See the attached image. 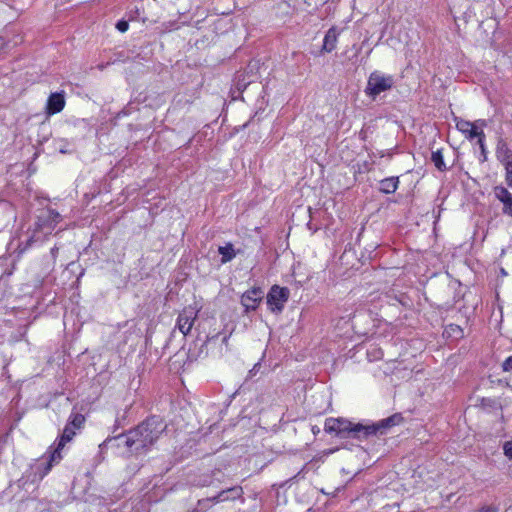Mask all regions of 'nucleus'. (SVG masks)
I'll return each mask as SVG.
<instances>
[{
	"label": "nucleus",
	"mask_w": 512,
	"mask_h": 512,
	"mask_svg": "<svg viewBox=\"0 0 512 512\" xmlns=\"http://www.w3.org/2000/svg\"><path fill=\"white\" fill-rule=\"evenodd\" d=\"M337 43V33L335 29L331 28L327 31L324 41H323V47L322 50L325 52H331L335 49Z\"/></svg>",
	"instance_id": "14"
},
{
	"label": "nucleus",
	"mask_w": 512,
	"mask_h": 512,
	"mask_svg": "<svg viewBox=\"0 0 512 512\" xmlns=\"http://www.w3.org/2000/svg\"><path fill=\"white\" fill-rule=\"evenodd\" d=\"M260 367V363H257L254 365V367L249 371V374L251 376L255 375V373L257 372V369Z\"/></svg>",
	"instance_id": "26"
},
{
	"label": "nucleus",
	"mask_w": 512,
	"mask_h": 512,
	"mask_svg": "<svg viewBox=\"0 0 512 512\" xmlns=\"http://www.w3.org/2000/svg\"><path fill=\"white\" fill-rule=\"evenodd\" d=\"M60 151H61V153H65L66 152L65 148H62Z\"/></svg>",
	"instance_id": "30"
},
{
	"label": "nucleus",
	"mask_w": 512,
	"mask_h": 512,
	"mask_svg": "<svg viewBox=\"0 0 512 512\" xmlns=\"http://www.w3.org/2000/svg\"><path fill=\"white\" fill-rule=\"evenodd\" d=\"M401 416L395 414L391 417L379 421L373 425L352 424L350 421L342 418H329L325 421L324 429L326 432H335L342 437L365 438L377 432L383 433L382 429L394 426L401 420Z\"/></svg>",
	"instance_id": "2"
},
{
	"label": "nucleus",
	"mask_w": 512,
	"mask_h": 512,
	"mask_svg": "<svg viewBox=\"0 0 512 512\" xmlns=\"http://www.w3.org/2000/svg\"><path fill=\"white\" fill-rule=\"evenodd\" d=\"M198 315V310L194 307H185L178 316L177 328L183 335H187L194 324Z\"/></svg>",
	"instance_id": "4"
},
{
	"label": "nucleus",
	"mask_w": 512,
	"mask_h": 512,
	"mask_svg": "<svg viewBox=\"0 0 512 512\" xmlns=\"http://www.w3.org/2000/svg\"><path fill=\"white\" fill-rule=\"evenodd\" d=\"M63 448L59 447V443L57 444L56 448L52 451L49 460L46 464L44 474H47L54 463H58L62 459L61 450Z\"/></svg>",
	"instance_id": "17"
},
{
	"label": "nucleus",
	"mask_w": 512,
	"mask_h": 512,
	"mask_svg": "<svg viewBox=\"0 0 512 512\" xmlns=\"http://www.w3.org/2000/svg\"><path fill=\"white\" fill-rule=\"evenodd\" d=\"M289 291L287 288H281L277 285L273 286L268 295H267V303L271 307L272 310H281L284 306V303L288 300Z\"/></svg>",
	"instance_id": "5"
},
{
	"label": "nucleus",
	"mask_w": 512,
	"mask_h": 512,
	"mask_svg": "<svg viewBox=\"0 0 512 512\" xmlns=\"http://www.w3.org/2000/svg\"><path fill=\"white\" fill-rule=\"evenodd\" d=\"M218 252L221 255L222 263H227L236 256L233 245L231 243H228L225 246H220Z\"/></svg>",
	"instance_id": "15"
},
{
	"label": "nucleus",
	"mask_w": 512,
	"mask_h": 512,
	"mask_svg": "<svg viewBox=\"0 0 512 512\" xmlns=\"http://www.w3.org/2000/svg\"><path fill=\"white\" fill-rule=\"evenodd\" d=\"M65 106L64 95L61 93H53L49 96L47 100L46 111L47 114L53 115L59 113L63 110Z\"/></svg>",
	"instance_id": "10"
},
{
	"label": "nucleus",
	"mask_w": 512,
	"mask_h": 512,
	"mask_svg": "<svg viewBox=\"0 0 512 512\" xmlns=\"http://www.w3.org/2000/svg\"><path fill=\"white\" fill-rule=\"evenodd\" d=\"M495 197L503 203V213L512 216V194L503 186L494 188Z\"/></svg>",
	"instance_id": "8"
},
{
	"label": "nucleus",
	"mask_w": 512,
	"mask_h": 512,
	"mask_svg": "<svg viewBox=\"0 0 512 512\" xmlns=\"http://www.w3.org/2000/svg\"><path fill=\"white\" fill-rule=\"evenodd\" d=\"M505 169V181L509 187L512 188V162L504 166Z\"/></svg>",
	"instance_id": "21"
},
{
	"label": "nucleus",
	"mask_w": 512,
	"mask_h": 512,
	"mask_svg": "<svg viewBox=\"0 0 512 512\" xmlns=\"http://www.w3.org/2000/svg\"><path fill=\"white\" fill-rule=\"evenodd\" d=\"M84 423V417L81 414H75L73 415L69 425H71L73 428H80L82 424Z\"/></svg>",
	"instance_id": "20"
},
{
	"label": "nucleus",
	"mask_w": 512,
	"mask_h": 512,
	"mask_svg": "<svg viewBox=\"0 0 512 512\" xmlns=\"http://www.w3.org/2000/svg\"><path fill=\"white\" fill-rule=\"evenodd\" d=\"M502 368L505 372L512 371V356L506 358L502 364Z\"/></svg>",
	"instance_id": "23"
},
{
	"label": "nucleus",
	"mask_w": 512,
	"mask_h": 512,
	"mask_svg": "<svg viewBox=\"0 0 512 512\" xmlns=\"http://www.w3.org/2000/svg\"><path fill=\"white\" fill-rule=\"evenodd\" d=\"M166 427L167 425L160 417H149L127 434L119 436V445H124L134 453L142 452L159 439Z\"/></svg>",
	"instance_id": "1"
},
{
	"label": "nucleus",
	"mask_w": 512,
	"mask_h": 512,
	"mask_svg": "<svg viewBox=\"0 0 512 512\" xmlns=\"http://www.w3.org/2000/svg\"><path fill=\"white\" fill-rule=\"evenodd\" d=\"M484 139H485V134L484 132L481 130L480 131V138L478 139V145H479V148L481 150V156H482V159L481 161L484 162L487 160V151H486V147H485V143H484Z\"/></svg>",
	"instance_id": "19"
},
{
	"label": "nucleus",
	"mask_w": 512,
	"mask_h": 512,
	"mask_svg": "<svg viewBox=\"0 0 512 512\" xmlns=\"http://www.w3.org/2000/svg\"><path fill=\"white\" fill-rule=\"evenodd\" d=\"M474 124H476V129H478V127L486 126V121L485 120H477L476 122H474Z\"/></svg>",
	"instance_id": "25"
},
{
	"label": "nucleus",
	"mask_w": 512,
	"mask_h": 512,
	"mask_svg": "<svg viewBox=\"0 0 512 512\" xmlns=\"http://www.w3.org/2000/svg\"><path fill=\"white\" fill-rule=\"evenodd\" d=\"M61 215L55 210H48L45 215L38 218L39 229H46V234L51 233L56 224L60 221Z\"/></svg>",
	"instance_id": "7"
},
{
	"label": "nucleus",
	"mask_w": 512,
	"mask_h": 512,
	"mask_svg": "<svg viewBox=\"0 0 512 512\" xmlns=\"http://www.w3.org/2000/svg\"><path fill=\"white\" fill-rule=\"evenodd\" d=\"M497 160L502 163L503 166L512 163V151L504 141H499L496 148Z\"/></svg>",
	"instance_id": "11"
},
{
	"label": "nucleus",
	"mask_w": 512,
	"mask_h": 512,
	"mask_svg": "<svg viewBox=\"0 0 512 512\" xmlns=\"http://www.w3.org/2000/svg\"><path fill=\"white\" fill-rule=\"evenodd\" d=\"M455 123L456 128L463 133L467 139L472 140L476 137L478 139L480 138V131L476 129V124L458 117H455Z\"/></svg>",
	"instance_id": "9"
},
{
	"label": "nucleus",
	"mask_w": 512,
	"mask_h": 512,
	"mask_svg": "<svg viewBox=\"0 0 512 512\" xmlns=\"http://www.w3.org/2000/svg\"><path fill=\"white\" fill-rule=\"evenodd\" d=\"M128 27H129V24L128 22L126 21H119L116 25V28L120 31V32H126L128 30Z\"/></svg>",
	"instance_id": "24"
},
{
	"label": "nucleus",
	"mask_w": 512,
	"mask_h": 512,
	"mask_svg": "<svg viewBox=\"0 0 512 512\" xmlns=\"http://www.w3.org/2000/svg\"><path fill=\"white\" fill-rule=\"evenodd\" d=\"M241 495V488H230L227 490L221 491L217 496L211 498L210 500L217 503L226 501L229 499H235Z\"/></svg>",
	"instance_id": "12"
},
{
	"label": "nucleus",
	"mask_w": 512,
	"mask_h": 512,
	"mask_svg": "<svg viewBox=\"0 0 512 512\" xmlns=\"http://www.w3.org/2000/svg\"><path fill=\"white\" fill-rule=\"evenodd\" d=\"M262 297L263 291L260 288H252L242 295L241 303L246 311L255 310Z\"/></svg>",
	"instance_id": "6"
},
{
	"label": "nucleus",
	"mask_w": 512,
	"mask_h": 512,
	"mask_svg": "<svg viewBox=\"0 0 512 512\" xmlns=\"http://www.w3.org/2000/svg\"><path fill=\"white\" fill-rule=\"evenodd\" d=\"M394 84V78L391 75H385L380 71H374L370 74L365 89L368 96L375 98L382 92L390 90Z\"/></svg>",
	"instance_id": "3"
},
{
	"label": "nucleus",
	"mask_w": 512,
	"mask_h": 512,
	"mask_svg": "<svg viewBox=\"0 0 512 512\" xmlns=\"http://www.w3.org/2000/svg\"><path fill=\"white\" fill-rule=\"evenodd\" d=\"M75 428H73L71 425H66L64 430H63V433L59 439V447L60 448H64V446L66 445V443L70 442L73 437L75 436Z\"/></svg>",
	"instance_id": "16"
},
{
	"label": "nucleus",
	"mask_w": 512,
	"mask_h": 512,
	"mask_svg": "<svg viewBox=\"0 0 512 512\" xmlns=\"http://www.w3.org/2000/svg\"><path fill=\"white\" fill-rule=\"evenodd\" d=\"M431 160L439 171H444L446 169V165L443 160V155L440 150L432 152Z\"/></svg>",
	"instance_id": "18"
},
{
	"label": "nucleus",
	"mask_w": 512,
	"mask_h": 512,
	"mask_svg": "<svg viewBox=\"0 0 512 512\" xmlns=\"http://www.w3.org/2000/svg\"><path fill=\"white\" fill-rule=\"evenodd\" d=\"M479 512H497V510L493 508H483Z\"/></svg>",
	"instance_id": "27"
},
{
	"label": "nucleus",
	"mask_w": 512,
	"mask_h": 512,
	"mask_svg": "<svg viewBox=\"0 0 512 512\" xmlns=\"http://www.w3.org/2000/svg\"><path fill=\"white\" fill-rule=\"evenodd\" d=\"M504 454L512 459V441H506L503 445Z\"/></svg>",
	"instance_id": "22"
},
{
	"label": "nucleus",
	"mask_w": 512,
	"mask_h": 512,
	"mask_svg": "<svg viewBox=\"0 0 512 512\" xmlns=\"http://www.w3.org/2000/svg\"><path fill=\"white\" fill-rule=\"evenodd\" d=\"M60 151H61V153H65L66 152L65 148H62Z\"/></svg>",
	"instance_id": "29"
},
{
	"label": "nucleus",
	"mask_w": 512,
	"mask_h": 512,
	"mask_svg": "<svg viewBox=\"0 0 512 512\" xmlns=\"http://www.w3.org/2000/svg\"><path fill=\"white\" fill-rule=\"evenodd\" d=\"M399 180L397 177H389L380 181L379 190L385 194H392L398 188Z\"/></svg>",
	"instance_id": "13"
},
{
	"label": "nucleus",
	"mask_w": 512,
	"mask_h": 512,
	"mask_svg": "<svg viewBox=\"0 0 512 512\" xmlns=\"http://www.w3.org/2000/svg\"><path fill=\"white\" fill-rule=\"evenodd\" d=\"M451 329H452L453 331L457 330L459 333H461V332H462V330L460 329V327H459V326H455V327L451 326Z\"/></svg>",
	"instance_id": "28"
}]
</instances>
